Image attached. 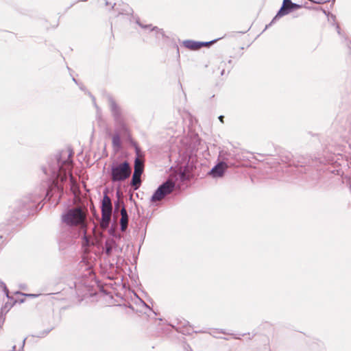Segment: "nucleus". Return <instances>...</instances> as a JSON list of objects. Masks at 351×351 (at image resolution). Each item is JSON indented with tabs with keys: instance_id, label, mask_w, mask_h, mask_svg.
Wrapping results in <instances>:
<instances>
[{
	"instance_id": "nucleus-1",
	"label": "nucleus",
	"mask_w": 351,
	"mask_h": 351,
	"mask_svg": "<svg viewBox=\"0 0 351 351\" xmlns=\"http://www.w3.org/2000/svg\"><path fill=\"white\" fill-rule=\"evenodd\" d=\"M74 152L71 147L59 150L47 157L46 164L40 167L46 180L43 184L44 199L48 201L55 197L58 204L64 194V183L68 178L73 180V156Z\"/></svg>"
},
{
	"instance_id": "nucleus-2",
	"label": "nucleus",
	"mask_w": 351,
	"mask_h": 351,
	"mask_svg": "<svg viewBox=\"0 0 351 351\" xmlns=\"http://www.w3.org/2000/svg\"><path fill=\"white\" fill-rule=\"evenodd\" d=\"M43 195L31 194L16 201L14 205V217L17 220L25 219L27 217L40 210Z\"/></svg>"
},
{
	"instance_id": "nucleus-3",
	"label": "nucleus",
	"mask_w": 351,
	"mask_h": 351,
	"mask_svg": "<svg viewBox=\"0 0 351 351\" xmlns=\"http://www.w3.org/2000/svg\"><path fill=\"white\" fill-rule=\"evenodd\" d=\"M95 283L93 277L85 276L71 282L69 286L71 289H75V295L79 301H82L84 298L91 297L95 294L94 289Z\"/></svg>"
},
{
	"instance_id": "nucleus-4",
	"label": "nucleus",
	"mask_w": 351,
	"mask_h": 351,
	"mask_svg": "<svg viewBox=\"0 0 351 351\" xmlns=\"http://www.w3.org/2000/svg\"><path fill=\"white\" fill-rule=\"evenodd\" d=\"M108 173L113 183H121L130 177L132 169L128 160L119 162L114 160L110 164Z\"/></svg>"
},
{
	"instance_id": "nucleus-5",
	"label": "nucleus",
	"mask_w": 351,
	"mask_h": 351,
	"mask_svg": "<svg viewBox=\"0 0 351 351\" xmlns=\"http://www.w3.org/2000/svg\"><path fill=\"white\" fill-rule=\"evenodd\" d=\"M109 108L111 114L113 117L115 128L117 130L121 131L123 133H128V128L125 123V119L123 115V110L121 106L117 103L113 97L110 95L107 96Z\"/></svg>"
},
{
	"instance_id": "nucleus-6",
	"label": "nucleus",
	"mask_w": 351,
	"mask_h": 351,
	"mask_svg": "<svg viewBox=\"0 0 351 351\" xmlns=\"http://www.w3.org/2000/svg\"><path fill=\"white\" fill-rule=\"evenodd\" d=\"M62 221L69 226L83 225L86 215L80 206L67 207L62 214Z\"/></svg>"
},
{
	"instance_id": "nucleus-7",
	"label": "nucleus",
	"mask_w": 351,
	"mask_h": 351,
	"mask_svg": "<svg viewBox=\"0 0 351 351\" xmlns=\"http://www.w3.org/2000/svg\"><path fill=\"white\" fill-rule=\"evenodd\" d=\"M74 238L69 229L62 230L58 237L59 250L63 255L74 252Z\"/></svg>"
},
{
	"instance_id": "nucleus-8",
	"label": "nucleus",
	"mask_w": 351,
	"mask_h": 351,
	"mask_svg": "<svg viewBox=\"0 0 351 351\" xmlns=\"http://www.w3.org/2000/svg\"><path fill=\"white\" fill-rule=\"evenodd\" d=\"M231 158L232 154L230 153L226 154V156L223 157V160L214 165L208 174L213 178H222L229 167L236 165L234 162H231Z\"/></svg>"
},
{
	"instance_id": "nucleus-9",
	"label": "nucleus",
	"mask_w": 351,
	"mask_h": 351,
	"mask_svg": "<svg viewBox=\"0 0 351 351\" xmlns=\"http://www.w3.org/2000/svg\"><path fill=\"white\" fill-rule=\"evenodd\" d=\"M176 187V184L171 180H167L160 184L154 191L150 197V202L154 204L165 198L167 195L171 193Z\"/></svg>"
},
{
	"instance_id": "nucleus-10",
	"label": "nucleus",
	"mask_w": 351,
	"mask_h": 351,
	"mask_svg": "<svg viewBox=\"0 0 351 351\" xmlns=\"http://www.w3.org/2000/svg\"><path fill=\"white\" fill-rule=\"evenodd\" d=\"M141 155L135 156L134 161V172L130 185L133 188L134 191L139 189L141 185V176L144 171V161L140 159Z\"/></svg>"
},
{
	"instance_id": "nucleus-11",
	"label": "nucleus",
	"mask_w": 351,
	"mask_h": 351,
	"mask_svg": "<svg viewBox=\"0 0 351 351\" xmlns=\"http://www.w3.org/2000/svg\"><path fill=\"white\" fill-rule=\"evenodd\" d=\"M197 159L193 157V153L189 157V160L185 166L184 169L180 173L179 178L181 182L189 181L195 177V173L193 172L195 168V162Z\"/></svg>"
},
{
	"instance_id": "nucleus-12",
	"label": "nucleus",
	"mask_w": 351,
	"mask_h": 351,
	"mask_svg": "<svg viewBox=\"0 0 351 351\" xmlns=\"http://www.w3.org/2000/svg\"><path fill=\"white\" fill-rule=\"evenodd\" d=\"M136 23L142 29H148L150 32H154L156 40L159 41L161 38L168 39L169 37L166 36L162 29L154 26L152 24L145 25L141 22L139 19H136Z\"/></svg>"
},
{
	"instance_id": "nucleus-13",
	"label": "nucleus",
	"mask_w": 351,
	"mask_h": 351,
	"mask_svg": "<svg viewBox=\"0 0 351 351\" xmlns=\"http://www.w3.org/2000/svg\"><path fill=\"white\" fill-rule=\"evenodd\" d=\"M220 39L221 38H219L208 42L196 41L193 40H185L182 42V45L184 47L190 50H197L204 47H210L211 45L215 43L217 40Z\"/></svg>"
},
{
	"instance_id": "nucleus-14",
	"label": "nucleus",
	"mask_w": 351,
	"mask_h": 351,
	"mask_svg": "<svg viewBox=\"0 0 351 351\" xmlns=\"http://www.w3.org/2000/svg\"><path fill=\"white\" fill-rule=\"evenodd\" d=\"M101 210H112V205L110 197L108 196V189L106 188L103 191V198L100 202Z\"/></svg>"
},
{
	"instance_id": "nucleus-15",
	"label": "nucleus",
	"mask_w": 351,
	"mask_h": 351,
	"mask_svg": "<svg viewBox=\"0 0 351 351\" xmlns=\"http://www.w3.org/2000/svg\"><path fill=\"white\" fill-rule=\"evenodd\" d=\"M302 6L303 5L301 4L290 2V3L287 6H286V8H284V10H282V12H277L276 14V18H282V16H286L293 11L302 8Z\"/></svg>"
},
{
	"instance_id": "nucleus-16",
	"label": "nucleus",
	"mask_w": 351,
	"mask_h": 351,
	"mask_svg": "<svg viewBox=\"0 0 351 351\" xmlns=\"http://www.w3.org/2000/svg\"><path fill=\"white\" fill-rule=\"evenodd\" d=\"M178 324L179 326L176 328V330L184 335H189L194 332L189 322L187 320H179Z\"/></svg>"
},
{
	"instance_id": "nucleus-17",
	"label": "nucleus",
	"mask_w": 351,
	"mask_h": 351,
	"mask_svg": "<svg viewBox=\"0 0 351 351\" xmlns=\"http://www.w3.org/2000/svg\"><path fill=\"white\" fill-rule=\"evenodd\" d=\"M121 219H120V230L125 232L129 221V216L124 203H122V208L121 209Z\"/></svg>"
},
{
	"instance_id": "nucleus-18",
	"label": "nucleus",
	"mask_w": 351,
	"mask_h": 351,
	"mask_svg": "<svg viewBox=\"0 0 351 351\" xmlns=\"http://www.w3.org/2000/svg\"><path fill=\"white\" fill-rule=\"evenodd\" d=\"M123 132L117 130L115 128V134L112 136V144L114 149L117 151L119 150L122 147V143L121 140V134H123Z\"/></svg>"
},
{
	"instance_id": "nucleus-19",
	"label": "nucleus",
	"mask_w": 351,
	"mask_h": 351,
	"mask_svg": "<svg viewBox=\"0 0 351 351\" xmlns=\"http://www.w3.org/2000/svg\"><path fill=\"white\" fill-rule=\"evenodd\" d=\"M117 247V243L114 239L106 240L104 244V250L106 255H111L113 250Z\"/></svg>"
},
{
	"instance_id": "nucleus-20",
	"label": "nucleus",
	"mask_w": 351,
	"mask_h": 351,
	"mask_svg": "<svg viewBox=\"0 0 351 351\" xmlns=\"http://www.w3.org/2000/svg\"><path fill=\"white\" fill-rule=\"evenodd\" d=\"M123 135L127 136L128 142L130 144L131 146H132L134 148L136 156L141 155V148L138 146V143L135 141H134V139L132 138V136L130 134V132L128 131V133H123Z\"/></svg>"
},
{
	"instance_id": "nucleus-21",
	"label": "nucleus",
	"mask_w": 351,
	"mask_h": 351,
	"mask_svg": "<svg viewBox=\"0 0 351 351\" xmlns=\"http://www.w3.org/2000/svg\"><path fill=\"white\" fill-rule=\"evenodd\" d=\"M335 27L337 34L343 38V42L348 48L349 53L351 54V40L348 38V36L345 34H343L341 32L339 23H335Z\"/></svg>"
},
{
	"instance_id": "nucleus-22",
	"label": "nucleus",
	"mask_w": 351,
	"mask_h": 351,
	"mask_svg": "<svg viewBox=\"0 0 351 351\" xmlns=\"http://www.w3.org/2000/svg\"><path fill=\"white\" fill-rule=\"evenodd\" d=\"M101 219L104 222L108 225L110 221V216L112 211L108 210H101Z\"/></svg>"
},
{
	"instance_id": "nucleus-23",
	"label": "nucleus",
	"mask_w": 351,
	"mask_h": 351,
	"mask_svg": "<svg viewBox=\"0 0 351 351\" xmlns=\"http://www.w3.org/2000/svg\"><path fill=\"white\" fill-rule=\"evenodd\" d=\"M116 196L117 199L114 202L115 210H118L119 207L122 208V203H124L123 201L120 200L121 192L119 189H117L116 191Z\"/></svg>"
},
{
	"instance_id": "nucleus-24",
	"label": "nucleus",
	"mask_w": 351,
	"mask_h": 351,
	"mask_svg": "<svg viewBox=\"0 0 351 351\" xmlns=\"http://www.w3.org/2000/svg\"><path fill=\"white\" fill-rule=\"evenodd\" d=\"M53 328H48L47 330H44L43 331L39 332L36 335H33L32 337H38V338H43L46 337L52 330Z\"/></svg>"
},
{
	"instance_id": "nucleus-25",
	"label": "nucleus",
	"mask_w": 351,
	"mask_h": 351,
	"mask_svg": "<svg viewBox=\"0 0 351 351\" xmlns=\"http://www.w3.org/2000/svg\"><path fill=\"white\" fill-rule=\"evenodd\" d=\"M0 285L3 288V291L5 293V295H6L7 298L8 300H14V298L12 296L10 295V292H9V290H8L6 285L3 282L1 281L0 282Z\"/></svg>"
},
{
	"instance_id": "nucleus-26",
	"label": "nucleus",
	"mask_w": 351,
	"mask_h": 351,
	"mask_svg": "<svg viewBox=\"0 0 351 351\" xmlns=\"http://www.w3.org/2000/svg\"><path fill=\"white\" fill-rule=\"evenodd\" d=\"M315 10H321L326 16L328 21H330L329 16H330V14H332V13H330L329 11H327L321 7L315 8Z\"/></svg>"
},
{
	"instance_id": "nucleus-27",
	"label": "nucleus",
	"mask_w": 351,
	"mask_h": 351,
	"mask_svg": "<svg viewBox=\"0 0 351 351\" xmlns=\"http://www.w3.org/2000/svg\"><path fill=\"white\" fill-rule=\"evenodd\" d=\"M290 2H292V1L291 0H283L281 7L280 8V9L278 10V12H282V10H284V8H286V6H287L290 3Z\"/></svg>"
},
{
	"instance_id": "nucleus-28",
	"label": "nucleus",
	"mask_w": 351,
	"mask_h": 351,
	"mask_svg": "<svg viewBox=\"0 0 351 351\" xmlns=\"http://www.w3.org/2000/svg\"><path fill=\"white\" fill-rule=\"evenodd\" d=\"M171 44H172L173 47L176 49L178 57L180 58L179 47H178V44L176 43L174 38H173L171 40Z\"/></svg>"
},
{
	"instance_id": "nucleus-29",
	"label": "nucleus",
	"mask_w": 351,
	"mask_h": 351,
	"mask_svg": "<svg viewBox=\"0 0 351 351\" xmlns=\"http://www.w3.org/2000/svg\"><path fill=\"white\" fill-rule=\"evenodd\" d=\"M330 17V23H331V25L332 26H335V23H337L336 22V16L333 14H330V16H329Z\"/></svg>"
},
{
	"instance_id": "nucleus-30",
	"label": "nucleus",
	"mask_w": 351,
	"mask_h": 351,
	"mask_svg": "<svg viewBox=\"0 0 351 351\" xmlns=\"http://www.w3.org/2000/svg\"><path fill=\"white\" fill-rule=\"evenodd\" d=\"M199 143H200V139L198 137V136L196 135V136L194 138V145H193V149L191 151L192 152H193V149H195L196 146L197 145H199Z\"/></svg>"
},
{
	"instance_id": "nucleus-31",
	"label": "nucleus",
	"mask_w": 351,
	"mask_h": 351,
	"mask_svg": "<svg viewBox=\"0 0 351 351\" xmlns=\"http://www.w3.org/2000/svg\"><path fill=\"white\" fill-rule=\"evenodd\" d=\"M110 10H110H114V11H117V13H118V14H117V16H119V14H122V12H121V11H119V10H118V8L116 7V3H114L112 6H111V8H110V10Z\"/></svg>"
},
{
	"instance_id": "nucleus-32",
	"label": "nucleus",
	"mask_w": 351,
	"mask_h": 351,
	"mask_svg": "<svg viewBox=\"0 0 351 351\" xmlns=\"http://www.w3.org/2000/svg\"><path fill=\"white\" fill-rule=\"evenodd\" d=\"M16 294H21V295H25V296H28V297H32V298H35L37 296V295H35V294H31V293H29V294H24V293H22L20 291H16Z\"/></svg>"
},
{
	"instance_id": "nucleus-33",
	"label": "nucleus",
	"mask_w": 351,
	"mask_h": 351,
	"mask_svg": "<svg viewBox=\"0 0 351 351\" xmlns=\"http://www.w3.org/2000/svg\"><path fill=\"white\" fill-rule=\"evenodd\" d=\"M302 5H303L302 8H305L308 9V10H315V8H316V7H313V6L308 5V3H306V2L304 3V4Z\"/></svg>"
},
{
	"instance_id": "nucleus-34",
	"label": "nucleus",
	"mask_w": 351,
	"mask_h": 351,
	"mask_svg": "<svg viewBox=\"0 0 351 351\" xmlns=\"http://www.w3.org/2000/svg\"><path fill=\"white\" fill-rule=\"evenodd\" d=\"M82 239H83V240H84V241L85 243H88V238H87V236H86V232H84Z\"/></svg>"
},
{
	"instance_id": "nucleus-35",
	"label": "nucleus",
	"mask_w": 351,
	"mask_h": 351,
	"mask_svg": "<svg viewBox=\"0 0 351 351\" xmlns=\"http://www.w3.org/2000/svg\"><path fill=\"white\" fill-rule=\"evenodd\" d=\"M280 18H276V16L273 18L271 21L269 23V25L271 26L273 23H275L276 21L278 20Z\"/></svg>"
},
{
	"instance_id": "nucleus-36",
	"label": "nucleus",
	"mask_w": 351,
	"mask_h": 351,
	"mask_svg": "<svg viewBox=\"0 0 351 351\" xmlns=\"http://www.w3.org/2000/svg\"><path fill=\"white\" fill-rule=\"evenodd\" d=\"M280 18H276V16L273 18L271 21L269 23V25L271 26L273 23H275L276 21L278 20Z\"/></svg>"
},
{
	"instance_id": "nucleus-37",
	"label": "nucleus",
	"mask_w": 351,
	"mask_h": 351,
	"mask_svg": "<svg viewBox=\"0 0 351 351\" xmlns=\"http://www.w3.org/2000/svg\"><path fill=\"white\" fill-rule=\"evenodd\" d=\"M77 86L82 90H85L86 88L82 83H79V84H77Z\"/></svg>"
},
{
	"instance_id": "nucleus-38",
	"label": "nucleus",
	"mask_w": 351,
	"mask_h": 351,
	"mask_svg": "<svg viewBox=\"0 0 351 351\" xmlns=\"http://www.w3.org/2000/svg\"><path fill=\"white\" fill-rule=\"evenodd\" d=\"M140 301L143 304V305L144 306H145L146 308H149V309H151L150 307L143 301L141 299H140Z\"/></svg>"
},
{
	"instance_id": "nucleus-39",
	"label": "nucleus",
	"mask_w": 351,
	"mask_h": 351,
	"mask_svg": "<svg viewBox=\"0 0 351 351\" xmlns=\"http://www.w3.org/2000/svg\"><path fill=\"white\" fill-rule=\"evenodd\" d=\"M27 339V337H25L23 340V342H22V345H21V350H23L24 348V346H25V341Z\"/></svg>"
},
{
	"instance_id": "nucleus-40",
	"label": "nucleus",
	"mask_w": 351,
	"mask_h": 351,
	"mask_svg": "<svg viewBox=\"0 0 351 351\" xmlns=\"http://www.w3.org/2000/svg\"><path fill=\"white\" fill-rule=\"evenodd\" d=\"M218 119L220 121V122L223 123V119H224V116L223 115L219 116Z\"/></svg>"
},
{
	"instance_id": "nucleus-41",
	"label": "nucleus",
	"mask_w": 351,
	"mask_h": 351,
	"mask_svg": "<svg viewBox=\"0 0 351 351\" xmlns=\"http://www.w3.org/2000/svg\"><path fill=\"white\" fill-rule=\"evenodd\" d=\"M228 64H230L229 69H231L232 68V61L231 60H228Z\"/></svg>"
},
{
	"instance_id": "nucleus-42",
	"label": "nucleus",
	"mask_w": 351,
	"mask_h": 351,
	"mask_svg": "<svg viewBox=\"0 0 351 351\" xmlns=\"http://www.w3.org/2000/svg\"><path fill=\"white\" fill-rule=\"evenodd\" d=\"M308 134L311 136H317L318 135L317 134H314L312 132H308Z\"/></svg>"
},
{
	"instance_id": "nucleus-43",
	"label": "nucleus",
	"mask_w": 351,
	"mask_h": 351,
	"mask_svg": "<svg viewBox=\"0 0 351 351\" xmlns=\"http://www.w3.org/2000/svg\"><path fill=\"white\" fill-rule=\"evenodd\" d=\"M72 80H73V82H74L77 85V84H79L78 81H77V80L74 77H72Z\"/></svg>"
},
{
	"instance_id": "nucleus-44",
	"label": "nucleus",
	"mask_w": 351,
	"mask_h": 351,
	"mask_svg": "<svg viewBox=\"0 0 351 351\" xmlns=\"http://www.w3.org/2000/svg\"><path fill=\"white\" fill-rule=\"evenodd\" d=\"M145 234H146V229H145L144 232H143V236H142V237H143V241H144V239H145Z\"/></svg>"
},
{
	"instance_id": "nucleus-45",
	"label": "nucleus",
	"mask_w": 351,
	"mask_h": 351,
	"mask_svg": "<svg viewBox=\"0 0 351 351\" xmlns=\"http://www.w3.org/2000/svg\"><path fill=\"white\" fill-rule=\"evenodd\" d=\"M224 74H225V69H223L221 70V75H222V76H223Z\"/></svg>"
},
{
	"instance_id": "nucleus-46",
	"label": "nucleus",
	"mask_w": 351,
	"mask_h": 351,
	"mask_svg": "<svg viewBox=\"0 0 351 351\" xmlns=\"http://www.w3.org/2000/svg\"><path fill=\"white\" fill-rule=\"evenodd\" d=\"M269 27H270V25H269V24H268V25H267L265 26V29H264L263 32H264V31H265V30H266L267 28H269Z\"/></svg>"
},
{
	"instance_id": "nucleus-47",
	"label": "nucleus",
	"mask_w": 351,
	"mask_h": 351,
	"mask_svg": "<svg viewBox=\"0 0 351 351\" xmlns=\"http://www.w3.org/2000/svg\"><path fill=\"white\" fill-rule=\"evenodd\" d=\"M24 301H25V299H21V300H19V303H23V302H24Z\"/></svg>"
},
{
	"instance_id": "nucleus-48",
	"label": "nucleus",
	"mask_w": 351,
	"mask_h": 351,
	"mask_svg": "<svg viewBox=\"0 0 351 351\" xmlns=\"http://www.w3.org/2000/svg\"><path fill=\"white\" fill-rule=\"evenodd\" d=\"M105 4L106 5H108L109 4H110L108 1H105Z\"/></svg>"
},
{
	"instance_id": "nucleus-49",
	"label": "nucleus",
	"mask_w": 351,
	"mask_h": 351,
	"mask_svg": "<svg viewBox=\"0 0 351 351\" xmlns=\"http://www.w3.org/2000/svg\"><path fill=\"white\" fill-rule=\"evenodd\" d=\"M220 332L222 333V334H225L226 333L223 330H221Z\"/></svg>"
},
{
	"instance_id": "nucleus-50",
	"label": "nucleus",
	"mask_w": 351,
	"mask_h": 351,
	"mask_svg": "<svg viewBox=\"0 0 351 351\" xmlns=\"http://www.w3.org/2000/svg\"><path fill=\"white\" fill-rule=\"evenodd\" d=\"M87 0H78V1H86Z\"/></svg>"
},
{
	"instance_id": "nucleus-51",
	"label": "nucleus",
	"mask_w": 351,
	"mask_h": 351,
	"mask_svg": "<svg viewBox=\"0 0 351 351\" xmlns=\"http://www.w3.org/2000/svg\"><path fill=\"white\" fill-rule=\"evenodd\" d=\"M188 347H189V349H190V350H189V351H192L191 348L189 346H188Z\"/></svg>"
},
{
	"instance_id": "nucleus-52",
	"label": "nucleus",
	"mask_w": 351,
	"mask_h": 351,
	"mask_svg": "<svg viewBox=\"0 0 351 351\" xmlns=\"http://www.w3.org/2000/svg\"><path fill=\"white\" fill-rule=\"evenodd\" d=\"M236 339H241L240 337H234Z\"/></svg>"
},
{
	"instance_id": "nucleus-53",
	"label": "nucleus",
	"mask_w": 351,
	"mask_h": 351,
	"mask_svg": "<svg viewBox=\"0 0 351 351\" xmlns=\"http://www.w3.org/2000/svg\"><path fill=\"white\" fill-rule=\"evenodd\" d=\"M246 32V31L245 32H241V34H245Z\"/></svg>"
},
{
	"instance_id": "nucleus-54",
	"label": "nucleus",
	"mask_w": 351,
	"mask_h": 351,
	"mask_svg": "<svg viewBox=\"0 0 351 351\" xmlns=\"http://www.w3.org/2000/svg\"><path fill=\"white\" fill-rule=\"evenodd\" d=\"M331 1L332 2V3H334L335 0H331Z\"/></svg>"
},
{
	"instance_id": "nucleus-55",
	"label": "nucleus",
	"mask_w": 351,
	"mask_h": 351,
	"mask_svg": "<svg viewBox=\"0 0 351 351\" xmlns=\"http://www.w3.org/2000/svg\"><path fill=\"white\" fill-rule=\"evenodd\" d=\"M91 97L95 100V97H93V95H91Z\"/></svg>"
},
{
	"instance_id": "nucleus-56",
	"label": "nucleus",
	"mask_w": 351,
	"mask_h": 351,
	"mask_svg": "<svg viewBox=\"0 0 351 351\" xmlns=\"http://www.w3.org/2000/svg\"><path fill=\"white\" fill-rule=\"evenodd\" d=\"M91 97L95 100V97H93V95H91Z\"/></svg>"
}]
</instances>
